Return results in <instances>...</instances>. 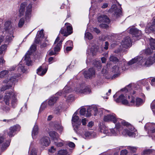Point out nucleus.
I'll use <instances>...</instances> for the list:
<instances>
[{
	"label": "nucleus",
	"instance_id": "nucleus-18",
	"mask_svg": "<svg viewBox=\"0 0 155 155\" xmlns=\"http://www.w3.org/2000/svg\"><path fill=\"white\" fill-rule=\"evenodd\" d=\"M73 91L71 89V87L66 85L63 90L62 91H60L57 93L56 94V95L61 96L63 95L64 97H66L67 94L73 92Z\"/></svg>",
	"mask_w": 155,
	"mask_h": 155
},
{
	"label": "nucleus",
	"instance_id": "nucleus-41",
	"mask_svg": "<svg viewBox=\"0 0 155 155\" xmlns=\"http://www.w3.org/2000/svg\"><path fill=\"white\" fill-rule=\"evenodd\" d=\"M84 38L85 39L87 38L88 40H91L93 38V37L91 33L87 32L85 34Z\"/></svg>",
	"mask_w": 155,
	"mask_h": 155
},
{
	"label": "nucleus",
	"instance_id": "nucleus-19",
	"mask_svg": "<svg viewBox=\"0 0 155 155\" xmlns=\"http://www.w3.org/2000/svg\"><path fill=\"white\" fill-rule=\"evenodd\" d=\"M124 66L122 67L121 69L120 65L119 66L118 65L116 66L115 65L112 68L113 71L115 73H118L121 71L122 70L123 71H125L127 70L129 68V66L131 64H129L128 62L127 64L125 63L124 64Z\"/></svg>",
	"mask_w": 155,
	"mask_h": 155
},
{
	"label": "nucleus",
	"instance_id": "nucleus-46",
	"mask_svg": "<svg viewBox=\"0 0 155 155\" xmlns=\"http://www.w3.org/2000/svg\"><path fill=\"white\" fill-rule=\"evenodd\" d=\"M103 0H91V8H92L93 6H94V5L95 4L98 5V3H97V2L98 3L101 2Z\"/></svg>",
	"mask_w": 155,
	"mask_h": 155
},
{
	"label": "nucleus",
	"instance_id": "nucleus-4",
	"mask_svg": "<svg viewBox=\"0 0 155 155\" xmlns=\"http://www.w3.org/2000/svg\"><path fill=\"white\" fill-rule=\"evenodd\" d=\"M36 50V46L32 45L30 48V51H28L25 54L24 59H22L18 65L17 69L19 74L17 75L16 77L19 76L21 74L25 73L27 70L25 66V64L28 66L31 65L32 61H31L30 57L31 53Z\"/></svg>",
	"mask_w": 155,
	"mask_h": 155
},
{
	"label": "nucleus",
	"instance_id": "nucleus-60",
	"mask_svg": "<svg viewBox=\"0 0 155 155\" xmlns=\"http://www.w3.org/2000/svg\"><path fill=\"white\" fill-rule=\"evenodd\" d=\"M56 52H55L54 50V51H53L51 50H49L48 52V54L50 55H54L56 54Z\"/></svg>",
	"mask_w": 155,
	"mask_h": 155
},
{
	"label": "nucleus",
	"instance_id": "nucleus-20",
	"mask_svg": "<svg viewBox=\"0 0 155 155\" xmlns=\"http://www.w3.org/2000/svg\"><path fill=\"white\" fill-rule=\"evenodd\" d=\"M145 31L147 33H149L152 31L155 34V18H153L152 25H150L149 24L146 28Z\"/></svg>",
	"mask_w": 155,
	"mask_h": 155
},
{
	"label": "nucleus",
	"instance_id": "nucleus-32",
	"mask_svg": "<svg viewBox=\"0 0 155 155\" xmlns=\"http://www.w3.org/2000/svg\"><path fill=\"white\" fill-rule=\"evenodd\" d=\"M97 110H96V111H94L93 110H92L93 113H94V115H96L97 113L99 114L100 115H101L102 114L103 112H109V110H105L103 108H98L97 107Z\"/></svg>",
	"mask_w": 155,
	"mask_h": 155
},
{
	"label": "nucleus",
	"instance_id": "nucleus-27",
	"mask_svg": "<svg viewBox=\"0 0 155 155\" xmlns=\"http://www.w3.org/2000/svg\"><path fill=\"white\" fill-rule=\"evenodd\" d=\"M76 91L78 93V94H89L91 92L90 89L88 87H85L84 85V88L83 89L79 90V89H76Z\"/></svg>",
	"mask_w": 155,
	"mask_h": 155
},
{
	"label": "nucleus",
	"instance_id": "nucleus-52",
	"mask_svg": "<svg viewBox=\"0 0 155 155\" xmlns=\"http://www.w3.org/2000/svg\"><path fill=\"white\" fill-rule=\"evenodd\" d=\"M127 148L132 152H135L137 149L136 147L131 146H128L127 147Z\"/></svg>",
	"mask_w": 155,
	"mask_h": 155
},
{
	"label": "nucleus",
	"instance_id": "nucleus-25",
	"mask_svg": "<svg viewBox=\"0 0 155 155\" xmlns=\"http://www.w3.org/2000/svg\"><path fill=\"white\" fill-rule=\"evenodd\" d=\"M130 33L133 37H138L141 36L142 33L141 31H140L135 28H132L130 29Z\"/></svg>",
	"mask_w": 155,
	"mask_h": 155
},
{
	"label": "nucleus",
	"instance_id": "nucleus-55",
	"mask_svg": "<svg viewBox=\"0 0 155 155\" xmlns=\"http://www.w3.org/2000/svg\"><path fill=\"white\" fill-rule=\"evenodd\" d=\"M151 108L153 112V110L155 109V99L151 103Z\"/></svg>",
	"mask_w": 155,
	"mask_h": 155
},
{
	"label": "nucleus",
	"instance_id": "nucleus-21",
	"mask_svg": "<svg viewBox=\"0 0 155 155\" xmlns=\"http://www.w3.org/2000/svg\"><path fill=\"white\" fill-rule=\"evenodd\" d=\"M95 74V71L93 68L89 69L87 71H85L84 73V76L86 78H91L94 77Z\"/></svg>",
	"mask_w": 155,
	"mask_h": 155
},
{
	"label": "nucleus",
	"instance_id": "nucleus-10",
	"mask_svg": "<svg viewBox=\"0 0 155 155\" xmlns=\"http://www.w3.org/2000/svg\"><path fill=\"white\" fill-rule=\"evenodd\" d=\"M97 110V107L94 105L88 107L86 111L84 107H82L80 109V113L81 115H84L86 117H89L91 116L93 113V110L96 111Z\"/></svg>",
	"mask_w": 155,
	"mask_h": 155
},
{
	"label": "nucleus",
	"instance_id": "nucleus-6",
	"mask_svg": "<svg viewBox=\"0 0 155 155\" xmlns=\"http://www.w3.org/2000/svg\"><path fill=\"white\" fill-rule=\"evenodd\" d=\"M153 57L147 56L145 58L137 56L132 59L128 62L129 64H132L137 63L140 67H149L154 63Z\"/></svg>",
	"mask_w": 155,
	"mask_h": 155
},
{
	"label": "nucleus",
	"instance_id": "nucleus-15",
	"mask_svg": "<svg viewBox=\"0 0 155 155\" xmlns=\"http://www.w3.org/2000/svg\"><path fill=\"white\" fill-rule=\"evenodd\" d=\"M121 7L120 5L118 3L113 5L111 8L110 11L113 14L118 17L121 13Z\"/></svg>",
	"mask_w": 155,
	"mask_h": 155
},
{
	"label": "nucleus",
	"instance_id": "nucleus-53",
	"mask_svg": "<svg viewBox=\"0 0 155 155\" xmlns=\"http://www.w3.org/2000/svg\"><path fill=\"white\" fill-rule=\"evenodd\" d=\"M5 138L4 134H0V143L3 142Z\"/></svg>",
	"mask_w": 155,
	"mask_h": 155
},
{
	"label": "nucleus",
	"instance_id": "nucleus-28",
	"mask_svg": "<svg viewBox=\"0 0 155 155\" xmlns=\"http://www.w3.org/2000/svg\"><path fill=\"white\" fill-rule=\"evenodd\" d=\"M39 132V129L37 125L35 124L32 130V136L33 139H35Z\"/></svg>",
	"mask_w": 155,
	"mask_h": 155
},
{
	"label": "nucleus",
	"instance_id": "nucleus-13",
	"mask_svg": "<svg viewBox=\"0 0 155 155\" xmlns=\"http://www.w3.org/2000/svg\"><path fill=\"white\" fill-rule=\"evenodd\" d=\"M77 113L75 112L73 115L72 119V126L74 128V130L76 133L77 134H81L80 133H78L77 130L78 129V127L80 125V123L78 121L79 117L76 115Z\"/></svg>",
	"mask_w": 155,
	"mask_h": 155
},
{
	"label": "nucleus",
	"instance_id": "nucleus-9",
	"mask_svg": "<svg viewBox=\"0 0 155 155\" xmlns=\"http://www.w3.org/2000/svg\"><path fill=\"white\" fill-rule=\"evenodd\" d=\"M145 129L148 133L151 136L152 139L155 140V124L147 123L145 126Z\"/></svg>",
	"mask_w": 155,
	"mask_h": 155
},
{
	"label": "nucleus",
	"instance_id": "nucleus-57",
	"mask_svg": "<svg viewBox=\"0 0 155 155\" xmlns=\"http://www.w3.org/2000/svg\"><path fill=\"white\" fill-rule=\"evenodd\" d=\"M2 109L6 112H8L10 110V108L8 107L5 106L2 108Z\"/></svg>",
	"mask_w": 155,
	"mask_h": 155
},
{
	"label": "nucleus",
	"instance_id": "nucleus-36",
	"mask_svg": "<svg viewBox=\"0 0 155 155\" xmlns=\"http://www.w3.org/2000/svg\"><path fill=\"white\" fill-rule=\"evenodd\" d=\"M47 103L46 101H44L42 103L38 112V114L40 113L45 109L47 107Z\"/></svg>",
	"mask_w": 155,
	"mask_h": 155
},
{
	"label": "nucleus",
	"instance_id": "nucleus-44",
	"mask_svg": "<svg viewBox=\"0 0 155 155\" xmlns=\"http://www.w3.org/2000/svg\"><path fill=\"white\" fill-rule=\"evenodd\" d=\"M94 65L96 67H97L98 69H100L101 68V64L100 61H95L94 62Z\"/></svg>",
	"mask_w": 155,
	"mask_h": 155
},
{
	"label": "nucleus",
	"instance_id": "nucleus-49",
	"mask_svg": "<svg viewBox=\"0 0 155 155\" xmlns=\"http://www.w3.org/2000/svg\"><path fill=\"white\" fill-rule=\"evenodd\" d=\"M152 49H150V48H147L144 51L145 54H150L153 53Z\"/></svg>",
	"mask_w": 155,
	"mask_h": 155
},
{
	"label": "nucleus",
	"instance_id": "nucleus-40",
	"mask_svg": "<svg viewBox=\"0 0 155 155\" xmlns=\"http://www.w3.org/2000/svg\"><path fill=\"white\" fill-rule=\"evenodd\" d=\"M68 153L67 151L65 150H61L58 151L57 155H67Z\"/></svg>",
	"mask_w": 155,
	"mask_h": 155
},
{
	"label": "nucleus",
	"instance_id": "nucleus-45",
	"mask_svg": "<svg viewBox=\"0 0 155 155\" xmlns=\"http://www.w3.org/2000/svg\"><path fill=\"white\" fill-rule=\"evenodd\" d=\"M66 97V101L68 102H71L73 101L74 100V97L73 95L71 94H69L68 97L67 96Z\"/></svg>",
	"mask_w": 155,
	"mask_h": 155
},
{
	"label": "nucleus",
	"instance_id": "nucleus-37",
	"mask_svg": "<svg viewBox=\"0 0 155 155\" xmlns=\"http://www.w3.org/2000/svg\"><path fill=\"white\" fill-rule=\"evenodd\" d=\"M62 41L61 40L57 43L56 47L54 48V50L55 52H57L59 51L60 50L61 47V45L62 43Z\"/></svg>",
	"mask_w": 155,
	"mask_h": 155
},
{
	"label": "nucleus",
	"instance_id": "nucleus-33",
	"mask_svg": "<svg viewBox=\"0 0 155 155\" xmlns=\"http://www.w3.org/2000/svg\"><path fill=\"white\" fill-rule=\"evenodd\" d=\"M57 97H51L48 101V104L49 105H52L56 102L58 100Z\"/></svg>",
	"mask_w": 155,
	"mask_h": 155
},
{
	"label": "nucleus",
	"instance_id": "nucleus-22",
	"mask_svg": "<svg viewBox=\"0 0 155 155\" xmlns=\"http://www.w3.org/2000/svg\"><path fill=\"white\" fill-rule=\"evenodd\" d=\"M43 30L41 29V31H38L35 38V42L36 44H38L42 41L44 36Z\"/></svg>",
	"mask_w": 155,
	"mask_h": 155
},
{
	"label": "nucleus",
	"instance_id": "nucleus-26",
	"mask_svg": "<svg viewBox=\"0 0 155 155\" xmlns=\"http://www.w3.org/2000/svg\"><path fill=\"white\" fill-rule=\"evenodd\" d=\"M98 20L100 22L108 23L110 22V19L105 15H101L98 18Z\"/></svg>",
	"mask_w": 155,
	"mask_h": 155
},
{
	"label": "nucleus",
	"instance_id": "nucleus-2",
	"mask_svg": "<svg viewBox=\"0 0 155 155\" xmlns=\"http://www.w3.org/2000/svg\"><path fill=\"white\" fill-rule=\"evenodd\" d=\"M4 32L5 38L4 39L5 44L0 47V54H4L5 52L7 45L12 41L14 38L13 35L15 28L13 24L10 20L6 21L4 24Z\"/></svg>",
	"mask_w": 155,
	"mask_h": 155
},
{
	"label": "nucleus",
	"instance_id": "nucleus-42",
	"mask_svg": "<svg viewBox=\"0 0 155 155\" xmlns=\"http://www.w3.org/2000/svg\"><path fill=\"white\" fill-rule=\"evenodd\" d=\"M84 84H78L75 87L74 91L76 93H78L75 91L77 89H78L79 90H80L81 89H84Z\"/></svg>",
	"mask_w": 155,
	"mask_h": 155
},
{
	"label": "nucleus",
	"instance_id": "nucleus-7",
	"mask_svg": "<svg viewBox=\"0 0 155 155\" xmlns=\"http://www.w3.org/2000/svg\"><path fill=\"white\" fill-rule=\"evenodd\" d=\"M121 124H120V126L118 128L115 126V128L110 129H109L107 127L104 125H101L99 127L100 131L101 133L107 135L116 136L119 133L120 130L121 128Z\"/></svg>",
	"mask_w": 155,
	"mask_h": 155
},
{
	"label": "nucleus",
	"instance_id": "nucleus-5",
	"mask_svg": "<svg viewBox=\"0 0 155 155\" xmlns=\"http://www.w3.org/2000/svg\"><path fill=\"white\" fill-rule=\"evenodd\" d=\"M117 95L116 94H114L113 97L114 99L117 97ZM114 100L117 103L121 102L122 104L124 105L127 106H133L135 105L138 107L142 105L144 102V101L140 98H137L135 101V98L133 96H131V99L128 101L126 99V97L123 94L120 95L116 99H114Z\"/></svg>",
	"mask_w": 155,
	"mask_h": 155
},
{
	"label": "nucleus",
	"instance_id": "nucleus-54",
	"mask_svg": "<svg viewBox=\"0 0 155 155\" xmlns=\"http://www.w3.org/2000/svg\"><path fill=\"white\" fill-rule=\"evenodd\" d=\"M88 120L86 118H84L82 119L81 122L83 125H86Z\"/></svg>",
	"mask_w": 155,
	"mask_h": 155
},
{
	"label": "nucleus",
	"instance_id": "nucleus-39",
	"mask_svg": "<svg viewBox=\"0 0 155 155\" xmlns=\"http://www.w3.org/2000/svg\"><path fill=\"white\" fill-rule=\"evenodd\" d=\"M150 44L151 49H155V39L151 38L150 40Z\"/></svg>",
	"mask_w": 155,
	"mask_h": 155
},
{
	"label": "nucleus",
	"instance_id": "nucleus-62",
	"mask_svg": "<svg viewBox=\"0 0 155 155\" xmlns=\"http://www.w3.org/2000/svg\"><path fill=\"white\" fill-rule=\"evenodd\" d=\"M94 122L91 121L89 122L88 123L87 126L88 127H91L94 125Z\"/></svg>",
	"mask_w": 155,
	"mask_h": 155
},
{
	"label": "nucleus",
	"instance_id": "nucleus-30",
	"mask_svg": "<svg viewBox=\"0 0 155 155\" xmlns=\"http://www.w3.org/2000/svg\"><path fill=\"white\" fill-rule=\"evenodd\" d=\"M49 135L54 141L59 138L58 134L54 131H50L49 133Z\"/></svg>",
	"mask_w": 155,
	"mask_h": 155
},
{
	"label": "nucleus",
	"instance_id": "nucleus-47",
	"mask_svg": "<svg viewBox=\"0 0 155 155\" xmlns=\"http://www.w3.org/2000/svg\"><path fill=\"white\" fill-rule=\"evenodd\" d=\"M8 71L7 70H3L0 72V77L3 78L4 76L8 74Z\"/></svg>",
	"mask_w": 155,
	"mask_h": 155
},
{
	"label": "nucleus",
	"instance_id": "nucleus-51",
	"mask_svg": "<svg viewBox=\"0 0 155 155\" xmlns=\"http://www.w3.org/2000/svg\"><path fill=\"white\" fill-rule=\"evenodd\" d=\"M17 100L15 98V97H14L12 98V101L11 104L12 106L13 107H15L16 105V104Z\"/></svg>",
	"mask_w": 155,
	"mask_h": 155
},
{
	"label": "nucleus",
	"instance_id": "nucleus-31",
	"mask_svg": "<svg viewBox=\"0 0 155 155\" xmlns=\"http://www.w3.org/2000/svg\"><path fill=\"white\" fill-rule=\"evenodd\" d=\"M33 144L32 143H31L28 151L30 155H37V150L33 147Z\"/></svg>",
	"mask_w": 155,
	"mask_h": 155
},
{
	"label": "nucleus",
	"instance_id": "nucleus-11",
	"mask_svg": "<svg viewBox=\"0 0 155 155\" xmlns=\"http://www.w3.org/2000/svg\"><path fill=\"white\" fill-rule=\"evenodd\" d=\"M131 40L130 37L127 36L124 38L121 43V45L120 46V49H119L117 51H115V52L117 53L120 51L123 50L124 48H127L130 47L131 45Z\"/></svg>",
	"mask_w": 155,
	"mask_h": 155
},
{
	"label": "nucleus",
	"instance_id": "nucleus-24",
	"mask_svg": "<svg viewBox=\"0 0 155 155\" xmlns=\"http://www.w3.org/2000/svg\"><path fill=\"white\" fill-rule=\"evenodd\" d=\"M14 95V93L11 92L10 91H7L4 97V101L6 104L8 105L9 104L11 97H12Z\"/></svg>",
	"mask_w": 155,
	"mask_h": 155
},
{
	"label": "nucleus",
	"instance_id": "nucleus-34",
	"mask_svg": "<svg viewBox=\"0 0 155 155\" xmlns=\"http://www.w3.org/2000/svg\"><path fill=\"white\" fill-rule=\"evenodd\" d=\"M10 142V140L6 141L5 142L3 143L1 147V150L2 151H4L6 150L7 148L9 146Z\"/></svg>",
	"mask_w": 155,
	"mask_h": 155
},
{
	"label": "nucleus",
	"instance_id": "nucleus-8",
	"mask_svg": "<svg viewBox=\"0 0 155 155\" xmlns=\"http://www.w3.org/2000/svg\"><path fill=\"white\" fill-rule=\"evenodd\" d=\"M87 51V59L86 61V63L88 64L91 62V60L93 57L96 54L97 51V49L95 48L94 45H90Z\"/></svg>",
	"mask_w": 155,
	"mask_h": 155
},
{
	"label": "nucleus",
	"instance_id": "nucleus-56",
	"mask_svg": "<svg viewBox=\"0 0 155 155\" xmlns=\"http://www.w3.org/2000/svg\"><path fill=\"white\" fill-rule=\"evenodd\" d=\"M128 153L126 150H122L120 152V155H126Z\"/></svg>",
	"mask_w": 155,
	"mask_h": 155
},
{
	"label": "nucleus",
	"instance_id": "nucleus-16",
	"mask_svg": "<svg viewBox=\"0 0 155 155\" xmlns=\"http://www.w3.org/2000/svg\"><path fill=\"white\" fill-rule=\"evenodd\" d=\"M20 129V127L18 124L11 127L7 132L8 135L10 137L14 136L15 135L16 132L19 131Z\"/></svg>",
	"mask_w": 155,
	"mask_h": 155
},
{
	"label": "nucleus",
	"instance_id": "nucleus-35",
	"mask_svg": "<svg viewBox=\"0 0 155 155\" xmlns=\"http://www.w3.org/2000/svg\"><path fill=\"white\" fill-rule=\"evenodd\" d=\"M57 140H58V141L54 142L55 145L58 147L63 146L64 144V141L59 138Z\"/></svg>",
	"mask_w": 155,
	"mask_h": 155
},
{
	"label": "nucleus",
	"instance_id": "nucleus-23",
	"mask_svg": "<svg viewBox=\"0 0 155 155\" xmlns=\"http://www.w3.org/2000/svg\"><path fill=\"white\" fill-rule=\"evenodd\" d=\"M44 65L43 64L37 69V73L38 75L42 76L44 75L46 72L48 67L47 65H46L45 67H44Z\"/></svg>",
	"mask_w": 155,
	"mask_h": 155
},
{
	"label": "nucleus",
	"instance_id": "nucleus-59",
	"mask_svg": "<svg viewBox=\"0 0 155 155\" xmlns=\"http://www.w3.org/2000/svg\"><path fill=\"white\" fill-rule=\"evenodd\" d=\"M151 152V150L150 149L145 150L143 151V154H148Z\"/></svg>",
	"mask_w": 155,
	"mask_h": 155
},
{
	"label": "nucleus",
	"instance_id": "nucleus-12",
	"mask_svg": "<svg viewBox=\"0 0 155 155\" xmlns=\"http://www.w3.org/2000/svg\"><path fill=\"white\" fill-rule=\"evenodd\" d=\"M136 88H138L137 85L131 84H129L124 89H122V91L128 93L126 95L130 94H134L136 92V91L134 90H137Z\"/></svg>",
	"mask_w": 155,
	"mask_h": 155
},
{
	"label": "nucleus",
	"instance_id": "nucleus-63",
	"mask_svg": "<svg viewBox=\"0 0 155 155\" xmlns=\"http://www.w3.org/2000/svg\"><path fill=\"white\" fill-rule=\"evenodd\" d=\"M109 44L107 41H106L105 42V46L104 48L105 50H107L108 49Z\"/></svg>",
	"mask_w": 155,
	"mask_h": 155
},
{
	"label": "nucleus",
	"instance_id": "nucleus-43",
	"mask_svg": "<svg viewBox=\"0 0 155 155\" xmlns=\"http://www.w3.org/2000/svg\"><path fill=\"white\" fill-rule=\"evenodd\" d=\"M60 33L65 36H67L69 35V34H68L67 33V31L65 28H62L60 31Z\"/></svg>",
	"mask_w": 155,
	"mask_h": 155
},
{
	"label": "nucleus",
	"instance_id": "nucleus-48",
	"mask_svg": "<svg viewBox=\"0 0 155 155\" xmlns=\"http://www.w3.org/2000/svg\"><path fill=\"white\" fill-rule=\"evenodd\" d=\"M67 31L68 34H69V35L72 32V28L71 25H67Z\"/></svg>",
	"mask_w": 155,
	"mask_h": 155
},
{
	"label": "nucleus",
	"instance_id": "nucleus-14",
	"mask_svg": "<svg viewBox=\"0 0 155 155\" xmlns=\"http://www.w3.org/2000/svg\"><path fill=\"white\" fill-rule=\"evenodd\" d=\"M16 76L14 77L13 76L11 77L9 80H5L3 81L4 83H8L9 84V86L8 85H5L3 86L1 89L0 92L1 93L3 91L8 89L9 87L12 86V85L14 84V82L16 81Z\"/></svg>",
	"mask_w": 155,
	"mask_h": 155
},
{
	"label": "nucleus",
	"instance_id": "nucleus-17",
	"mask_svg": "<svg viewBox=\"0 0 155 155\" xmlns=\"http://www.w3.org/2000/svg\"><path fill=\"white\" fill-rule=\"evenodd\" d=\"M51 143L49 138L47 137H44L41 138L39 141L40 147L42 148L48 147Z\"/></svg>",
	"mask_w": 155,
	"mask_h": 155
},
{
	"label": "nucleus",
	"instance_id": "nucleus-64",
	"mask_svg": "<svg viewBox=\"0 0 155 155\" xmlns=\"http://www.w3.org/2000/svg\"><path fill=\"white\" fill-rule=\"evenodd\" d=\"M66 46H68L70 45V46H71L72 45V43L71 41H68L66 42Z\"/></svg>",
	"mask_w": 155,
	"mask_h": 155
},
{
	"label": "nucleus",
	"instance_id": "nucleus-58",
	"mask_svg": "<svg viewBox=\"0 0 155 155\" xmlns=\"http://www.w3.org/2000/svg\"><path fill=\"white\" fill-rule=\"evenodd\" d=\"M51 153H54L56 150V149L54 147L52 146L48 150Z\"/></svg>",
	"mask_w": 155,
	"mask_h": 155
},
{
	"label": "nucleus",
	"instance_id": "nucleus-38",
	"mask_svg": "<svg viewBox=\"0 0 155 155\" xmlns=\"http://www.w3.org/2000/svg\"><path fill=\"white\" fill-rule=\"evenodd\" d=\"M54 127L60 132H61L63 129L61 124H56L54 125Z\"/></svg>",
	"mask_w": 155,
	"mask_h": 155
},
{
	"label": "nucleus",
	"instance_id": "nucleus-1",
	"mask_svg": "<svg viewBox=\"0 0 155 155\" xmlns=\"http://www.w3.org/2000/svg\"><path fill=\"white\" fill-rule=\"evenodd\" d=\"M104 120L105 122H113L116 124V127L118 128L120 124L126 126L127 128L124 129L121 132L124 136L128 135L129 137H135L138 135L137 130L130 123L119 118H117L116 115L114 113L105 115Z\"/></svg>",
	"mask_w": 155,
	"mask_h": 155
},
{
	"label": "nucleus",
	"instance_id": "nucleus-61",
	"mask_svg": "<svg viewBox=\"0 0 155 155\" xmlns=\"http://www.w3.org/2000/svg\"><path fill=\"white\" fill-rule=\"evenodd\" d=\"M68 145L70 147L72 148L74 147L75 145L73 142H69L68 144Z\"/></svg>",
	"mask_w": 155,
	"mask_h": 155
},
{
	"label": "nucleus",
	"instance_id": "nucleus-29",
	"mask_svg": "<svg viewBox=\"0 0 155 155\" xmlns=\"http://www.w3.org/2000/svg\"><path fill=\"white\" fill-rule=\"evenodd\" d=\"M84 135L87 138L90 137V138H94L96 137V134L93 132L86 131L83 133Z\"/></svg>",
	"mask_w": 155,
	"mask_h": 155
},
{
	"label": "nucleus",
	"instance_id": "nucleus-50",
	"mask_svg": "<svg viewBox=\"0 0 155 155\" xmlns=\"http://www.w3.org/2000/svg\"><path fill=\"white\" fill-rule=\"evenodd\" d=\"M109 60L110 61L115 62L118 61V59L116 57L111 55L109 58Z\"/></svg>",
	"mask_w": 155,
	"mask_h": 155
},
{
	"label": "nucleus",
	"instance_id": "nucleus-3",
	"mask_svg": "<svg viewBox=\"0 0 155 155\" xmlns=\"http://www.w3.org/2000/svg\"><path fill=\"white\" fill-rule=\"evenodd\" d=\"M32 4L27 2L21 3L19 9V16L21 17L18 24L19 28L22 27L25 23V17L26 19H29L31 16Z\"/></svg>",
	"mask_w": 155,
	"mask_h": 155
}]
</instances>
